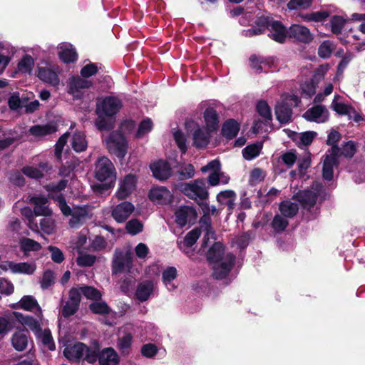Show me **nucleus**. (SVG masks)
Wrapping results in <instances>:
<instances>
[{"label":"nucleus","mask_w":365,"mask_h":365,"mask_svg":"<svg viewBox=\"0 0 365 365\" xmlns=\"http://www.w3.org/2000/svg\"><path fill=\"white\" fill-rule=\"evenodd\" d=\"M122 108L121 101L115 96L98 98L96 112L98 118L95 125L100 130H109L113 128L114 116Z\"/></svg>","instance_id":"f257e3e1"},{"label":"nucleus","mask_w":365,"mask_h":365,"mask_svg":"<svg viewBox=\"0 0 365 365\" xmlns=\"http://www.w3.org/2000/svg\"><path fill=\"white\" fill-rule=\"evenodd\" d=\"M224 254L223 245L220 242H215L207 252V260L213 264V275L216 279H224L232 269L235 256L231 253Z\"/></svg>","instance_id":"f03ea898"},{"label":"nucleus","mask_w":365,"mask_h":365,"mask_svg":"<svg viewBox=\"0 0 365 365\" xmlns=\"http://www.w3.org/2000/svg\"><path fill=\"white\" fill-rule=\"evenodd\" d=\"M99 345L95 342L92 346H87L83 342L67 344L63 349V356L71 362L86 361L93 364L97 361Z\"/></svg>","instance_id":"7ed1b4c3"},{"label":"nucleus","mask_w":365,"mask_h":365,"mask_svg":"<svg viewBox=\"0 0 365 365\" xmlns=\"http://www.w3.org/2000/svg\"><path fill=\"white\" fill-rule=\"evenodd\" d=\"M58 203L62 213L66 216H71L68 224L71 227L78 228L86 220L92 217V209L88 205L76 206L71 208L66 202L64 197L59 194L57 196H51Z\"/></svg>","instance_id":"20e7f679"},{"label":"nucleus","mask_w":365,"mask_h":365,"mask_svg":"<svg viewBox=\"0 0 365 365\" xmlns=\"http://www.w3.org/2000/svg\"><path fill=\"white\" fill-rule=\"evenodd\" d=\"M95 177L101 182H106L107 189L114 185L116 180L115 169L108 158L101 157L96 162Z\"/></svg>","instance_id":"39448f33"},{"label":"nucleus","mask_w":365,"mask_h":365,"mask_svg":"<svg viewBox=\"0 0 365 365\" xmlns=\"http://www.w3.org/2000/svg\"><path fill=\"white\" fill-rule=\"evenodd\" d=\"M299 103L300 99L296 95H282L280 101L277 103L275 108L277 120L281 123H287L291 120L292 115V108L297 106Z\"/></svg>","instance_id":"423d86ee"},{"label":"nucleus","mask_w":365,"mask_h":365,"mask_svg":"<svg viewBox=\"0 0 365 365\" xmlns=\"http://www.w3.org/2000/svg\"><path fill=\"white\" fill-rule=\"evenodd\" d=\"M181 191L190 199L197 202L208 197L206 182L203 179H197L181 185Z\"/></svg>","instance_id":"0eeeda50"},{"label":"nucleus","mask_w":365,"mask_h":365,"mask_svg":"<svg viewBox=\"0 0 365 365\" xmlns=\"http://www.w3.org/2000/svg\"><path fill=\"white\" fill-rule=\"evenodd\" d=\"M133 267V254L130 251L115 250L112 260V272H130Z\"/></svg>","instance_id":"6e6552de"},{"label":"nucleus","mask_w":365,"mask_h":365,"mask_svg":"<svg viewBox=\"0 0 365 365\" xmlns=\"http://www.w3.org/2000/svg\"><path fill=\"white\" fill-rule=\"evenodd\" d=\"M106 147L110 153L119 158H123L127 153L128 145L124 136L118 132H113L106 139Z\"/></svg>","instance_id":"1a4fd4ad"},{"label":"nucleus","mask_w":365,"mask_h":365,"mask_svg":"<svg viewBox=\"0 0 365 365\" xmlns=\"http://www.w3.org/2000/svg\"><path fill=\"white\" fill-rule=\"evenodd\" d=\"M185 127L188 132L192 133L193 144L197 148H204L207 145L210 141V133L208 130L200 127L194 120H187Z\"/></svg>","instance_id":"9d476101"},{"label":"nucleus","mask_w":365,"mask_h":365,"mask_svg":"<svg viewBox=\"0 0 365 365\" xmlns=\"http://www.w3.org/2000/svg\"><path fill=\"white\" fill-rule=\"evenodd\" d=\"M259 21L269 31V36L274 41L283 43L288 36V31L283 24L278 21L272 20L268 17L262 16Z\"/></svg>","instance_id":"9b49d317"},{"label":"nucleus","mask_w":365,"mask_h":365,"mask_svg":"<svg viewBox=\"0 0 365 365\" xmlns=\"http://www.w3.org/2000/svg\"><path fill=\"white\" fill-rule=\"evenodd\" d=\"M40 48L38 47L24 48L25 53L22 56L17 64V70L24 74H31L34 66L35 59L37 58Z\"/></svg>","instance_id":"f8f14e48"},{"label":"nucleus","mask_w":365,"mask_h":365,"mask_svg":"<svg viewBox=\"0 0 365 365\" xmlns=\"http://www.w3.org/2000/svg\"><path fill=\"white\" fill-rule=\"evenodd\" d=\"M196 210L190 206H180L175 212V222L180 227L193 225L197 220Z\"/></svg>","instance_id":"ddd939ff"},{"label":"nucleus","mask_w":365,"mask_h":365,"mask_svg":"<svg viewBox=\"0 0 365 365\" xmlns=\"http://www.w3.org/2000/svg\"><path fill=\"white\" fill-rule=\"evenodd\" d=\"M0 268L2 270H11L14 274H22L31 275L36 269V265L34 262H14L11 261L3 262L0 264Z\"/></svg>","instance_id":"4468645a"},{"label":"nucleus","mask_w":365,"mask_h":365,"mask_svg":"<svg viewBox=\"0 0 365 365\" xmlns=\"http://www.w3.org/2000/svg\"><path fill=\"white\" fill-rule=\"evenodd\" d=\"M339 149L332 147L326 155L323 163V178L327 180H331L334 175V168L337 165V157Z\"/></svg>","instance_id":"2eb2a0df"},{"label":"nucleus","mask_w":365,"mask_h":365,"mask_svg":"<svg viewBox=\"0 0 365 365\" xmlns=\"http://www.w3.org/2000/svg\"><path fill=\"white\" fill-rule=\"evenodd\" d=\"M303 117L310 122L317 123H323L328 120L329 113L327 108L322 105H317L309 108L304 114Z\"/></svg>","instance_id":"dca6fc26"},{"label":"nucleus","mask_w":365,"mask_h":365,"mask_svg":"<svg viewBox=\"0 0 365 365\" xmlns=\"http://www.w3.org/2000/svg\"><path fill=\"white\" fill-rule=\"evenodd\" d=\"M149 197L156 204L168 205L173 202V195L165 187H153L149 192Z\"/></svg>","instance_id":"f3484780"},{"label":"nucleus","mask_w":365,"mask_h":365,"mask_svg":"<svg viewBox=\"0 0 365 365\" xmlns=\"http://www.w3.org/2000/svg\"><path fill=\"white\" fill-rule=\"evenodd\" d=\"M137 179L133 175H127L119 184V187L115 192L118 200H123L128 197L136 187Z\"/></svg>","instance_id":"a211bd4d"},{"label":"nucleus","mask_w":365,"mask_h":365,"mask_svg":"<svg viewBox=\"0 0 365 365\" xmlns=\"http://www.w3.org/2000/svg\"><path fill=\"white\" fill-rule=\"evenodd\" d=\"M135 210V206L130 202L124 201L115 206L111 216L118 223L124 222Z\"/></svg>","instance_id":"6ab92c4d"},{"label":"nucleus","mask_w":365,"mask_h":365,"mask_svg":"<svg viewBox=\"0 0 365 365\" xmlns=\"http://www.w3.org/2000/svg\"><path fill=\"white\" fill-rule=\"evenodd\" d=\"M155 288V284L151 280L140 282L135 291L136 298L140 302L148 300L153 294Z\"/></svg>","instance_id":"aec40b11"},{"label":"nucleus","mask_w":365,"mask_h":365,"mask_svg":"<svg viewBox=\"0 0 365 365\" xmlns=\"http://www.w3.org/2000/svg\"><path fill=\"white\" fill-rule=\"evenodd\" d=\"M92 85L91 81L80 77H72L69 81V93L75 98L82 96L81 90L88 88Z\"/></svg>","instance_id":"412c9836"},{"label":"nucleus","mask_w":365,"mask_h":365,"mask_svg":"<svg viewBox=\"0 0 365 365\" xmlns=\"http://www.w3.org/2000/svg\"><path fill=\"white\" fill-rule=\"evenodd\" d=\"M30 202L34 205V212L38 216H51L52 210L48 205V200L45 197L35 196L30 198Z\"/></svg>","instance_id":"4be33fe9"},{"label":"nucleus","mask_w":365,"mask_h":365,"mask_svg":"<svg viewBox=\"0 0 365 365\" xmlns=\"http://www.w3.org/2000/svg\"><path fill=\"white\" fill-rule=\"evenodd\" d=\"M288 36L302 42H309L312 40V35L309 30L302 25L294 24L288 30Z\"/></svg>","instance_id":"5701e85b"},{"label":"nucleus","mask_w":365,"mask_h":365,"mask_svg":"<svg viewBox=\"0 0 365 365\" xmlns=\"http://www.w3.org/2000/svg\"><path fill=\"white\" fill-rule=\"evenodd\" d=\"M321 189V185L316 182L313 185L312 190H304L301 192L300 197L304 207L309 209L315 205Z\"/></svg>","instance_id":"b1692460"},{"label":"nucleus","mask_w":365,"mask_h":365,"mask_svg":"<svg viewBox=\"0 0 365 365\" xmlns=\"http://www.w3.org/2000/svg\"><path fill=\"white\" fill-rule=\"evenodd\" d=\"M150 169L153 176L160 180H164L168 179L171 175V168L169 164L163 160H158L150 165Z\"/></svg>","instance_id":"393cba45"},{"label":"nucleus","mask_w":365,"mask_h":365,"mask_svg":"<svg viewBox=\"0 0 365 365\" xmlns=\"http://www.w3.org/2000/svg\"><path fill=\"white\" fill-rule=\"evenodd\" d=\"M100 365H118V356L113 348H106L100 352L98 349V359Z\"/></svg>","instance_id":"a878e982"},{"label":"nucleus","mask_w":365,"mask_h":365,"mask_svg":"<svg viewBox=\"0 0 365 365\" xmlns=\"http://www.w3.org/2000/svg\"><path fill=\"white\" fill-rule=\"evenodd\" d=\"M58 56L65 63L74 62L77 59V53L72 45L61 43L58 47Z\"/></svg>","instance_id":"bb28decb"},{"label":"nucleus","mask_w":365,"mask_h":365,"mask_svg":"<svg viewBox=\"0 0 365 365\" xmlns=\"http://www.w3.org/2000/svg\"><path fill=\"white\" fill-rule=\"evenodd\" d=\"M37 76L41 81L53 86H57L59 83L57 73L49 68H38Z\"/></svg>","instance_id":"cd10ccee"},{"label":"nucleus","mask_w":365,"mask_h":365,"mask_svg":"<svg viewBox=\"0 0 365 365\" xmlns=\"http://www.w3.org/2000/svg\"><path fill=\"white\" fill-rule=\"evenodd\" d=\"M28 331L21 330L15 332L11 338V344L14 348L19 351L24 350L29 342Z\"/></svg>","instance_id":"c85d7f7f"},{"label":"nucleus","mask_w":365,"mask_h":365,"mask_svg":"<svg viewBox=\"0 0 365 365\" xmlns=\"http://www.w3.org/2000/svg\"><path fill=\"white\" fill-rule=\"evenodd\" d=\"M57 130L56 125L53 123L46 125H36L30 128L29 133L35 138H42L47 135L52 134Z\"/></svg>","instance_id":"c756f323"},{"label":"nucleus","mask_w":365,"mask_h":365,"mask_svg":"<svg viewBox=\"0 0 365 365\" xmlns=\"http://www.w3.org/2000/svg\"><path fill=\"white\" fill-rule=\"evenodd\" d=\"M250 66L255 70L256 73H260L262 71H267V68H270L274 63L272 58H265L252 56L250 58Z\"/></svg>","instance_id":"7c9ffc66"},{"label":"nucleus","mask_w":365,"mask_h":365,"mask_svg":"<svg viewBox=\"0 0 365 365\" xmlns=\"http://www.w3.org/2000/svg\"><path fill=\"white\" fill-rule=\"evenodd\" d=\"M38 168L26 166L22 169L23 173L30 178L38 179L43 176V173L48 169V164L42 162L39 163Z\"/></svg>","instance_id":"2f4dec72"},{"label":"nucleus","mask_w":365,"mask_h":365,"mask_svg":"<svg viewBox=\"0 0 365 365\" xmlns=\"http://www.w3.org/2000/svg\"><path fill=\"white\" fill-rule=\"evenodd\" d=\"M204 118L206 124L205 129L212 132L217 128L218 115L213 108H208L205 110Z\"/></svg>","instance_id":"473e14b6"},{"label":"nucleus","mask_w":365,"mask_h":365,"mask_svg":"<svg viewBox=\"0 0 365 365\" xmlns=\"http://www.w3.org/2000/svg\"><path fill=\"white\" fill-rule=\"evenodd\" d=\"M19 306L26 311L38 312V317H42V311L37 301L32 296H24L19 302Z\"/></svg>","instance_id":"72a5a7b5"},{"label":"nucleus","mask_w":365,"mask_h":365,"mask_svg":"<svg viewBox=\"0 0 365 365\" xmlns=\"http://www.w3.org/2000/svg\"><path fill=\"white\" fill-rule=\"evenodd\" d=\"M176 277L177 269L174 267H169L163 272V282L169 291H173L175 289L176 287L173 281L175 279Z\"/></svg>","instance_id":"f704fd0d"},{"label":"nucleus","mask_w":365,"mask_h":365,"mask_svg":"<svg viewBox=\"0 0 365 365\" xmlns=\"http://www.w3.org/2000/svg\"><path fill=\"white\" fill-rule=\"evenodd\" d=\"M236 198L235 192L230 190L222 191L217 196V201L220 204L227 205L230 210L234 208Z\"/></svg>","instance_id":"c9c22d12"},{"label":"nucleus","mask_w":365,"mask_h":365,"mask_svg":"<svg viewBox=\"0 0 365 365\" xmlns=\"http://www.w3.org/2000/svg\"><path fill=\"white\" fill-rule=\"evenodd\" d=\"M200 236V230L197 228L189 232L185 237L183 241L178 242V247L185 251V247L192 246Z\"/></svg>","instance_id":"e433bc0d"},{"label":"nucleus","mask_w":365,"mask_h":365,"mask_svg":"<svg viewBox=\"0 0 365 365\" xmlns=\"http://www.w3.org/2000/svg\"><path fill=\"white\" fill-rule=\"evenodd\" d=\"M298 210V205L289 200L283 201L279 205L280 214L287 218L293 217Z\"/></svg>","instance_id":"4c0bfd02"},{"label":"nucleus","mask_w":365,"mask_h":365,"mask_svg":"<svg viewBox=\"0 0 365 365\" xmlns=\"http://www.w3.org/2000/svg\"><path fill=\"white\" fill-rule=\"evenodd\" d=\"M240 130V125L235 120L226 121L222 128V135L227 138L232 139L237 135Z\"/></svg>","instance_id":"58836bf2"},{"label":"nucleus","mask_w":365,"mask_h":365,"mask_svg":"<svg viewBox=\"0 0 365 365\" xmlns=\"http://www.w3.org/2000/svg\"><path fill=\"white\" fill-rule=\"evenodd\" d=\"M88 143L83 133H75L71 139V146L76 152H82L87 148Z\"/></svg>","instance_id":"ea45409f"},{"label":"nucleus","mask_w":365,"mask_h":365,"mask_svg":"<svg viewBox=\"0 0 365 365\" xmlns=\"http://www.w3.org/2000/svg\"><path fill=\"white\" fill-rule=\"evenodd\" d=\"M342 97L335 95L331 102V108L340 115H347L350 113L351 107L341 101Z\"/></svg>","instance_id":"a19ab883"},{"label":"nucleus","mask_w":365,"mask_h":365,"mask_svg":"<svg viewBox=\"0 0 365 365\" xmlns=\"http://www.w3.org/2000/svg\"><path fill=\"white\" fill-rule=\"evenodd\" d=\"M262 148V144L261 143L247 145L242 150L243 157L247 160H251L259 155Z\"/></svg>","instance_id":"79ce46f5"},{"label":"nucleus","mask_w":365,"mask_h":365,"mask_svg":"<svg viewBox=\"0 0 365 365\" xmlns=\"http://www.w3.org/2000/svg\"><path fill=\"white\" fill-rule=\"evenodd\" d=\"M21 250L26 254L29 252H36L41 250V245L31 239L24 237L20 240Z\"/></svg>","instance_id":"37998d69"},{"label":"nucleus","mask_w":365,"mask_h":365,"mask_svg":"<svg viewBox=\"0 0 365 365\" xmlns=\"http://www.w3.org/2000/svg\"><path fill=\"white\" fill-rule=\"evenodd\" d=\"M133 343V336L130 333H125L118 341V347L122 354H128L129 349Z\"/></svg>","instance_id":"c03bdc74"},{"label":"nucleus","mask_w":365,"mask_h":365,"mask_svg":"<svg viewBox=\"0 0 365 365\" xmlns=\"http://www.w3.org/2000/svg\"><path fill=\"white\" fill-rule=\"evenodd\" d=\"M143 223L137 219H132L129 220L125 225L126 231L131 235H135L143 231Z\"/></svg>","instance_id":"a18cd8bd"},{"label":"nucleus","mask_w":365,"mask_h":365,"mask_svg":"<svg viewBox=\"0 0 365 365\" xmlns=\"http://www.w3.org/2000/svg\"><path fill=\"white\" fill-rule=\"evenodd\" d=\"M96 261V257L93 255L85 254L79 252V255L76 259V262L81 267H91Z\"/></svg>","instance_id":"49530a36"},{"label":"nucleus","mask_w":365,"mask_h":365,"mask_svg":"<svg viewBox=\"0 0 365 365\" xmlns=\"http://www.w3.org/2000/svg\"><path fill=\"white\" fill-rule=\"evenodd\" d=\"M272 225L276 232H281L284 231L288 225L287 218L281 214H277L274 216Z\"/></svg>","instance_id":"de8ad7c7"},{"label":"nucleus","mask_w":365,"mask_h":365,"mask_svg":"<svg viewBox=\"0 0 365 365\" xmlns=\"http://www.w3.org/2000/svg\"><path fill=\"white\" fill-rule=\"evenodd\" d=\"M265 176V171L261 168H255L250 172L249 182L251 185H256L262 182Z\"/></svg>","instance_id":"09e8293b"},{"label":"nucleus","mask_w":365,"mask_h":365,"mask_svg":"<svg viewBox=\"0 0 365 365\" xmlns=\"http://www.w3.org/2000/svg\"><path fill=\"white\" fill-rule=\"evenodd\" d=\"M36 319L30 316H26L22 319V324L29 327L34 331H38L40 329V322L42 320L43 316L41 319L38 317V312H35Z\"/></svg>","instance_id":"8fccbe9b"},{"label":"nucleus","mask_w":365,"mask_h":365,"mask_svg":"<svg viewBox=\"0 0 365 365\" xmlns=\"http://www.w3.org/2000/svg\"><path fill=\"white\" fill-rule=\"evenodd\" d=\"M334 48L333 43L330 41H324L318 48V54L321 58H328Z\"/></svg>","instance_id":"3c124183"},{"label":"nucleus","mask_w":365,"mask_h":365,"mask_svg":"<svg viewBox=\"0 0 365 365\" xmlns=\"http://www.w3.org/2000/svg\"><path fill=\"white\" fill-rule=\"evenodd\" d=\"M82 294L88 299L98 300L101 298V293L96 288L90 286L81 287Z\"/></svg>","instance_id":"603ef678"},{"label":"nucleus","mask_w":365,"mask_h":365,"mask_svg":"<svg viewBox=\"0 0 365 365\" xmlns=\"http://www.w3.org/2000/svg\"><path fill=\"white\" fill-rule=\"evenodd\" d=\"M90 309L95 314H106L111 312L108 304L104 302H93L89 306Z\"/></svg>","instance_id":"864d4df0"},{"label":"nucleus","mask_w":365,"mask_h":365,"mask_svg":"<svg viewBox=\"0 0 365 365\" xmlns=\"http://www.w3.org/2000/svg\"><path fill=\"white\" fill-rule=\"evenodd\" d=\"M40 227L43 232L49 235L51 234L55 230V222L51 217V216H46L41 220Z\"/></svg>","instance_id":"5fc2aeb1"},{"label":"nucleus","mask_w":365,"mask_h":365,"mask_svg":"<svg viewBox=\"0 0 365 365\" xmlns=\"http://www.w3.org/2000/svg\"><path fill=\"white\" fill-rule=\"evenodd\" d=\"M317 136V133L314 131H307L300 133L296 140L299 139L298 143L299 145H310L314 138Z\"/></svg>","instance_id":"6e6d98bb"},{"label":"nucleus","mask_w":365,"mask_h":365,"mask_svg":"<svg viewBox=\"0 0 365 365\" xmlns=\"http://www.w3.org/2000/svg\"><path fill=\"white\" fill-rule=\"evenodd\" d=\"M345 20L339 16H334L330 21V26L332 33L334 34H339L341 33L344 25Z\"/></svg>","instance_id":"4d7b16f0"},{"label":"nucleus","mask_w":365,"mask_h":365,"mask_svg":"<svg viewBox=\"0 0 365 365\" xmlns=\"http://www.w3.org/2000/svg\"><path fill=\"white\" fill-rule=\"evenodd\" d=\"M153 128V122L150 119L146 118L141 121L136 133L137 138H142L149 133Z\"/></svg>","instance_id":"13d9d810"},{"label":"nucleus","mask_w":365,"mask_h":365,"mask_svg":"<svg viewBox=\"0 0 365 365\" xmlns=\"http://www.w3.org/2000/svg\"><path fill=\"white\" fill-rule=\"evenodd\" d=\"M173 137L175 141L182 153H185L187 151L186 138L180 130L173 131Z\"/></svg>","instance_id":"bf43d9fd"},{"label":"nucleus","mask_w":365,"mask_h":365,"mask_svg":"<svg viewBox=\"0 0 365 365\" xmlns=\"http://www.w3.org/2000/svg\"><path fill=\"white\" fill-rule=\"evenodd\" d=\"M329 16V13L326 11H321L306 14L302 18L307 21L319 22L324 21Z\"/></svg>","instance_id":"052dcab7"},{"label":"nucleus","mask_w":365,"mask_h":365,"mask_svg":"<svg viewBox=\"0 0 365 365\" xmlns=\"http://www.w3.org/2000/svg\"><path fill=\"white\" fill-rule=\"evenodd\" d=\"M78 307L79 304L68 300L62 308L61 314L64 317H68L73 315L78 309Z\"/></svg>","instance_id":"680f3d73"},{"label":"nucleus","mask_w":365,"mask_h":365,"mask_svg":"<svg viewBox=\"0 0 365 365\" xmlns=\"http://www.w3.org/2000/svg\"><path fill=\"white\" fill-rule=\"evenodd\" d=\"M312 0H291L287 7L290 10L294 9H305L310 6Z\"/></svg>","instance_id":"e2e57ef3"},{"label":"nucleus","mask_w":365,"mask_h":365,"mask_svg":"<svg viewBox=\"0 0 365 365\" xmlns=\"http://www.w3.org/2000/svg\"><path fill=\"white\" fill-rule=\"evenodd\" d=\"M41 341L49 350L53 351L56 349L51 333L49 330L45 329L41 334Z\"/></svg>","instance_id":"0e129e2a"},{"label":"nucleus","mask_w":365,"mask_h":365,"mask_svg":"<svg viewBox=\"0 0 365 365\" xmlns=\"http://www.w3.org/2000/svg\"><path fill=\"white\" fill-rule=\"evenodd\" d=\"M339 155H342L346 158H351L356 152V146L354 142L349 141L346 143L342 148H339Z\"/></svg>","instance_id":"69168bd1"},{"label":"nucleus","mask_w":365,"mask_h":365,"mask_svg":"<svg viewBox=\"0 0 365 365\" xmlns=\"http://www.w3.org/2000/svg\"><path fill=\"white\" fill-rule=\"evenodd\" d=\"M257 110L259 114L265 120L272 119V113L270 108L265 101H259L257 106Z\"/></svg>","instance_id":"338daca9"},{"label":"nucleus","mask_w":365,"mask_h":365,"mask_svg":"<svg viewBox=\"0 0 365 365\" xmlns=\"http://www.w3.org/2000/svg\"><path fill=\"white\" fill-rule=\"evenodd\" d=\"M302 93L308 97L313 96L316 93L317 84L312 81H308L301 85Z\"/></svg>","instance_id":"774afa93"}]
</instances>
